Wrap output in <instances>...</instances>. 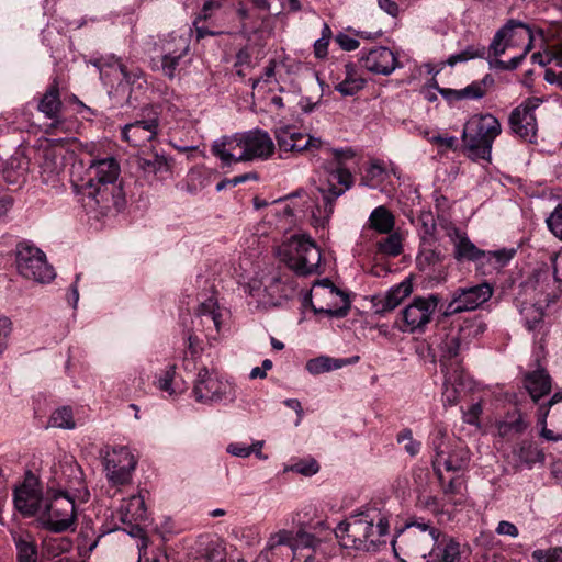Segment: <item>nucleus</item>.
Segmentation results:
<instances>
[{"label":"nucleus","mask_w":562,"mask_h":562,"mask_svg":"<svg viewBox=\"0 0 562 562\" xmlns=\"http://www.w3.org/2000/svg\"><path fill=\"white\" fill-rule=\"evenodd\" d=\"M70 494L47 492L40 521L43 527L53 532H64L75 526V499Z\"/></svg>","instance_id":"1a4fd4ad"},{"label":"nucleus","mask_w":562,"mask_h":562,"mask_svg":"<svg viewBox=\"0 0 562 562\" xmlns=\"http://www.w3.org/2000/svg\"><path fill=\"white\" fill-rule=\"evenodd\" d=\"M537 425L540 428L539 436L547 441H562V428L559 431H554L547 427L548 408L538 407L537 409Z\"/></svg>","instance_id":"8fccbe9b"},{"label":"nucleus","mask_w":562,"mask_h":562,"mask_svg":"<svg viewBox=\"0 0 562 562\" xmlns=\"http://www.w3.org/2000/svg\"><path fill=\"white\" fill-rule=\"evenodd\" d=\"M524 387L530 395L532 402L538 404L540 398L551 392L552 379L544 368L538 367L525 373Z\"/></svg>","instance_id":"a878e982"},{"label":"nucleus","mask_w":562,"mask_h":562,"mask_svg":"<svg viewBox=\"0 0 562 562\" xmlns=\"http://www.w3.org/2000/svg\"><path fill=\"white\" fill-rule=\"evenodd\" d=\"M27 170V162L20 157H11L4 165L1 177L9 184H18L24 182Z\"/></svg>","instance_id":"e433bc0d"},{"label":"nucleus","mask_w":562,"mask_h":562,"mask_svg":"<svg viewBox=\"0 0 562 562\" xmlns=\"http://www.w3.org/2000/svg\"><path fill=\"white\" fill-rule=\"evenodd\" d=\"M123 77V81L131 87L130 93L138 90H143L146 85L147 80L145 78V75L143 70L138 67H127L124 65L123 68H121L120 72Z\"/></svg>","instance_id":"37998d69"},{"label":"nucleus","mask_w":562,"mask_h":562,"mask_svg":"<svg viewBox=\"0 0 562 562\" xmlns=\"http://www.w3.org/2000/svg\"><path fill=\"white\" fill-rule=\"evenodd\" d=\"M186 57H187V55H172V56L162 55L161 70H162L164 75L170 79L175 78L177 72L184 66Z\"/></svg>","instance_id":"5fc2aeb1"},{"label":"nucleus","mask_w":562,"mask_h":562,"mask_svg":"<svg viewBox=\"0 0 562 562\" xmlns=\"http://www.w3.org/2000/svg\"><path fill=\"white\" fill-rule=\"evenodd\" d=\"M529 424L520 412L508 414L506 418L497 424V430L502 437H513L526 431Z\"/></svg>","instance_id":"4c0bfd02"},{"label":"nucleus","mask_w":562,"mask_h":562,"mask_svg":"<svg viewBox=\"0 0 562 562\" xmlns=\"http://www.w3.org/2000/svg\"><path fill=\"white\" fill-rule=\"evenodd\" d=\"M346 362H349V361L330 358L327 356H321V357L308 360L306 362V370L311 374L317 375V374H322L325 372L340 369V368L345 367Z\"/></svg>","instance_id":"58836bf2"},{"label":"nucleus","mask_w":562,"mask_h":562,"mask_svg":"<svg viewBox=\"0 0 562 562\" xmlns=\"http://www.w3.org/2000/svg\"><path fill=\"white\" fill-rule=\"evenodd\" d=\"M90 63L99 70L100 78L104 80L112 72H121V68L124 67V63L114 55H102L92 58Z\"/></svg>","instance_id":"a19ab883"},{"label":"nucleus","mask_w":562,"mask_h":562,"mask_svg":"<svg viewBox=\"0 0 562 562\" xmlns=\"http://www.w3.org/2000/svg\"><path fill=\"white\" fill-rule=\"evenodd\" d=\"M539 103L540 99H528L516 106L508 117L510 131L529 143H533L537 136L538 125L535 110L539 106Z\"/></svg>","instance_id":"f3484780"},{"label":"nucleus","mask_w":562,"mask_h":562,"mask_svg":"<svg viewBox=\"0 0 562 562\" xmlns=\"http://www.w3.org/2000/svg\"><path fill=\"white\" fill-rule=\"evenodd\" d=\"M490 82L493 83V79L487 75L481 81H473L471 85L467 86L463 89H460V94L463 99L477 100L482 99L486 94L485 85Z\"/></svg>","instance_id":"864d4df0"},{"label":"nucleus","mask_w":562,"mask_h":562,"mask_svg":"<svg viewBox=\"0 0 562 562\" xmlns=\"http://www.w3.org/2000/svg\"><path fill=\"white\" fill-rule=\"evenodd\" d=\"M121 522L145 521L147 519V509L142 494L132 495L124 499L116 512Z\"/></svg>","instance_id":"c85d7f7f"},{"label":"nucleus","mask_w":562,"mask_h":562,"mask_svg":"<svg viewBox=\"0 0 562 562\" xmlns=\"http://www.w3.org/2000/svg\"><path fill=\"white\" fill-rule=\"evenodd\" d=\"M538 562H562V548H552L547 551H535Z\"/></svg>","instance_id":"338daca9"},{"label":"nucleus","mask_w":562,"mask_h":562,"mask_svg":"<svg viewBox=\"0 0 562 562\" xmlns=\"http://www.w3.org/2000/svg\"><path fill=\"white\" fill-rule=\"evenodd\" d=\"M411 292L412 285L408 282H402L398 285L391 288L385 294L373 299L375 312L384 314L393 311L411 294Z\"/></svg>","instance_id":"cd10ccee"},{"label":"nucleus","mask_w":562,"mask_h":562,"mask_svg":"<svg viewBox=\"0 0 562 562\" xmlns=\"http://www.w3.org/2000/svg\"><path fill=\"white\" fill-rule=\"evenodd\" d=\"M240 134L244 161L267 159L272 155L274 144L267 132L257 128Z\"/></svg>","instance_id":"a211bd4d"},{"label":"nucleus","mask_w":562,"mask_h":562,"mask_svg":"<svg viewBox=\"0 0 562 562\" xmlns=\"http://www.w3.org/2000/svg\"><path fill=\"white\" fill-rule=\"evenodd\" d=\"M121 167L114 157L92 159L87 169L88 180L81 187L83 207L95 218L105 216L124 205V193L119 182Z\"/></svg>","instance_id":"f257e3e1"},{"label":"nucleus","mask_w":562,"mask_h":562,"mask_svg":"<svg viewBox=\"0 0 562 562\" xmlns=\"http://www.w3.org/2000/svg\"><path fill=\"white\" fill-rule=\"evenodd\" d=\"M502 133L501 122L490 113L475 114L464 124L462 140L472 159L490 160L492 146Z\"/></svg>","instance_id":"39448f33"},{"label":"nucleus","mask_w":562,"mask_h":562,"mask_svg":"<svg viewBox=\"0 0 562 562\" xmlns=\"http://www.w3.org/2000/svg\"><path fill=\"white\" fill-rule=\"evenodd\" d=\"M192 394L198 403L206 405H226L234 403L237 397L235 384L205 366L198 371Z\"/></svg>","instance_id":"0eeeda50"},{"label":"nucleus","mask_w":562,"mask_h":562,"mask_svg":"<svg viewBox=\"0 0 562 562\" xmlns=\"http://www.w3.org/2000/svg\"><path fill=\"white\" fill-rule=\"evenodd\" d=\"M16 549V562H40L36 540L27 532L13 536Z\"/></svg>","instance_id":"473e14b6"},{"label":"nucleus","mask_w":562,"mask_h":562,"mask_svg":"<svg viewBox=\"0 0 562 562\" xmlns=\"http://www.w3.org/2000/svg\"><path fill=\"white\" fill-rule=\"evenodd\" d=\"M518 458L521 462L531 468L535 463H543L546 460V454L542 449L533 443L528 442L521 445Z\"/></svg>","instance_id":"09e8293b"},{"label":"nucleus","mask_w":562,"mask_h":562,"mask_svg":"<svg viewBox=\"0 0 562 562\" xmlns=\"http://www.w3.org/2000/svg\"><path fill=\"white\" fill-rule=\"evenodd\" d=\"M453 256L458 261H473L483 265L484 250L479 249L465 233L454 228L450 234Z\"/></svg>","instance_id":"bb28decb"},{"label":"nucleus","mask_w":562,"mask_h":562,"mask_svg":"<svg viewBox=\"0 0 562 562\" xmlns=\"http://www.w3.org/2000/svg\"><path fill=\"white\" fill-rule=\"evenodd\" d=\"M441 532L424 518H408L404 526L395 530L391 546L395 557L397 550L407 557L427 558L429 551L439 542Z\"/></svg>","instance_id":"7ed1b4c3"},{"label":"nucleus","mask_w":562,"mask_h":562,"mask_svg":"<svg viewBox=\"0 0 562 562\" xmlns=\"http://www.w3.org/2000/svg\"><path fill=\"white\" fill-rule=\"evenodd\" d=\"M241 134L223 136L213 142L211 153L217 157L223 166H231L244 161Z\"/></svg>","instance_id":"5701e85b"},{"label":"nucleus","mask_w":562,"mask_h":562,"mask_svg":"<svg viewBox=\"0 0 562 562\" xmlns=\"http://www.w3.org/2000/svg\"><path fill=\"white\" fill-rule=\"evenodd\" d=\"M443 401L449 405H456L459 402V395L467 385V375L463 371H446L443 373Z\"/></svg>","instance_id":"7c9ffc66"},{"label":"nucleus","mask_w":562,"mask_h":562,"mask_svg":"<svg viewBox=\"0 0 562 562\" xmlns=\"http://www.w3.org/2000/svg\"><path fill=\"white\" fill-rule=\"evenodd\" d=\"M328 148L325 146L324 142L321 138L305 135L300 132V137H297V140L295 142V145L293 146V149L291 153L301 154L304 151H308L312 155H314L315 151L322 150Z\"/></svg>","instance_id":"49530a36"},{"label":"nucleus","mask_w":562,"mask_h":562,"mask_svg":"<svg viewBox=\"0 0 562 562\" xmlns=\"http://www.w3.org/2000/svg\"><path fill=\"white\" fill-rule=\"evenodd\" d=\"M549 231L562 240V204H558L553 212L546 220Z\"/></svg>","instance_id":"bf43d9fd"},{"label":"nucleus","mask_w":562,"mask_h":562,"mask_svg":"<svg viewBox=\"0 0 562 562\" xmlns=\"http://www.w3.org/2000/svg\"><path fill=\"white\" fill-rule=\"evenodd\" d=\"M353 184V175L344 166H336L324 171L316 187L323 204H317L312 211V222L315 227L324 228L326 226L334 213L335 202Z\"/></svg>","instance_id":"20e7f679"},{"label":"nucleus","mask_w":562,"mask_h":562,"mask_svg":"<svg viewBox=\"0 0 562 562\" xmlns=\"http://www.w3.org/2000/svg\"><path fill=\"white\" fill-rule=\"evenodd\" d=\"M397 442L403 443L404 450L412 457L420 451L422 443L413 438V432L408 428L402 429L396 436Z\"/></svg>","instance_id":"4d7b16f0"},{"label":"nucleus","mask_w":562,"mask_h":562,"mask_svg":"<svg viewBox=\"0 0 562 562\" xmlns=\"http://www.w3.org/2000/svg\"><path fill=\"white\" fill-rule=\"evenodd\" d=\"M439 296L416 297L401 313L397 327L403 333H423L437 310Z\"/></svg>","instance_id":"ddd939ff"},{"label":"nucleus","mask_w":562,"mask_h":562,"mask_svg":"<svg viewBox=\"0 0 562 562\" xmlns=\"http://www.w3.org/2000/svg\"><path fill=\"white\" fill-rule=\"evenodd\" d=\"M485 329L486 325L481 318L472 317L464 319L458 333L468 344L472 338L482 335L485 331Z\"/></svg>","instance_id":"de8ad7c7"},{"label":"nucleus","mask_w":562,"mask_h":562,"mask_svg":"<svg viewBox=\"0 0 562 562\" xmlns=\"http://www.w3.org/2000/svg\"><path fill=\"white\" fill-rule=\"evenodd\" d=\"M47 492L70 494L78 498L87 495L83 473L79 464L74 460H65L54 465Z\"/></svg>","instance_id":"f8f14e48"},{"label":"nucleus","mask_w":562,"mask_h":562,"mask_svg":"<svg viewBox=\"0 0 562 562\" xmlns=\"http://www.w3.org/2000/svg\"><path fill=\"white\" fill-rule=\"evenodd\" d=\"M191 30L168 34L162 41V55H188L190 50Z\"/></svg>","instance_id":"72a5a7b5"},{"label":"nucleus","mask_w":562,"mask_h":562,"mask_svg":"<svg viewBox=\"0 0 562 562\" xmlns=\"http://www.w3.org/2000/svg\"><path fill=\"white\" fill-rule=\"evenodd\" d=\"M435 457L431 461L438 481L442 482V469L448 472H459L468 467L470 452L462 443L450 445L442 432L432 440Z\"/></svg>","instance_id":"9b49d317"},{"label":"nucleus","mask_w":562,"mask_h":562,"mask_svg":"<svg viewBox=\"0 0 562 562\" xmlns=\"http://www.w3.org/2000/svg\"><path fill=\"white\" fill-rule=\"evenodd\" d=\"M520 314L524 316L525 326L528 330H535L543 319V311L536 304H524Z\"/></svg>","instance_id":"603ef678"},{"label":"nucleus","mask_w":562,"mask_h":562,"mask_svg":"<svg viewBox=\"0 0 562 562\" xmlns=\"http://www.w3.org/2000/svg\"><path fill=\"white\" fill-rule=\"evenodd\" d=\"M482 414V406L480 403L472 404L468 411L463 412V422L469 425H479L480 415Z\"/></svg>","instance_id":"774afa93"},{"label":"nucleus","mask_w":562,"mask_h":562,"mask_svg":"<svg viewBox=\"0 0 562 562\" xmlns=\"http://www.w3.org/2000/svg\"><path fill=\"white\" fill-rule=\"evenodd\" d=\"M274 136L279 146V149L284 153L292 151L300 132L294 126H281L276 130Z\"/></svg>","instance_id":"79ce46f5"},{"label":"nucleus","mask_w":562,"mask_h":562,"mask_svg":"<svg viewBox=\"0 0 562 562\" xmlns=\"http://www.w3.org/2000/svg\"><path fill=\"white\" fill-rule=\"evenodd\" d=\"M378 252L389 256L396 257L403 250L402 238L398 233H390L387 236L376 243Z\"/></svg>","instance_id":"c03bdc74"},{"label":"nucleus","mask_w":562,"mask_h":562,"mask_svg":"<svg viewBox=\"0 0 562 562\" xmlns=\"http://www.w3.org/2000/svg\"><path fill=\"white\" fill-rule=\"evenodd\" d=\"M493 293L494 288L487 282L458 288L453 291L452 299L446 306L443 315L449 317L462 312L474 311L486 303Z\"/></svg>","instance_id":"4468645a"},{"label":"nucleus","mask_w":562,"mask_h":562,"mask_svg":"<svg viewBox=\"0 0 562 562\" xmlns=\"http://www.w3.org/2000/svg\"><path fill=\"white\" fill-rule=\"evenodd\" d=\"M159 123V113L154 109H145L140 119L126 124L122 128V138L132 146H143L157 137Z\"/></svg>","instance_id":"dca6fc26"},{"label":"nucleus","mask_w":562,"mask_h":562,"mask_svg":"<svg viewBox=\"0 0 562 562\" xmlns=\"http://www.w3.org/2000/svg\"><path fill=\"white\" fill-rule=\"evenodd\" d=\"M426 562H461L460 544L449 539L445 544L436 543L429 551Z\"/></svg>","instance_id":"f704fd0d"},{"label":"nucleus","mask_w":562,"mask_h":562,"mask_svg":"<svg viewBox=\"0 0 562 562\" xmlns=\"http://www.w3.org/2000/svg\"><path fill=\"white\" fill-rule=\"evenodd\" d=\"M394 226L395 217L384 205L375 207L368 220V227L379 234H390L393 232Z\"/></svg>","instance_id":"c9c22d12"},{"label":"nucleus","mask_w":562,"mask_h":562,"mask_svg":"<svg viewBox=\"0 0 562 562\" xmlns=\"http://www.w3.org/2000/svg\"><path fill=\"white\" fill-rule=\"evenodd\" d=\"M304 305H310L315 314L330 317H345L350 310V301L346 293L336 288L328 279L316 282L304 295Z\"/></svg>","instance_id":"6e6552de"},{"label":"nucleus","mask_w":562,"mask_h":562,"mask_svg":"<svg viewBox=\"0 0 562 562\" xmlns=\"http://www.w3.org/2000/svg\"><path fill=\"white\" fill-rule=\"evenodd\" d=\"M61 106L63 103L59 98V89L58 86L54 83L43 94L37 109L40 112L45 114L46 117L53 120L50 127H57L61 123L59 120Z\"/></svg>","instance_id":"c756f323"},{"label":"nucleus","mask_w":562,"mask_h":562,"mask_svg":"<svg viewBox=\"0 0 562 562\" xmlns=\"http://www.w3.org/2000/svg\"><path fill=\"white\" fill-rule=\"evenodd\" d=\"M198 316L200 317L203 325L206 326V330L214 329L216 333L221 330L223 323V311L214 297H209L201 303L199 306Z\"/></svg>","instance_id":"2f4dec72"},{"label":"nucleus","mask_w":562,"mask_h":562,"mask_svg":"<svg viewBox=\"0 0 562 562\" xmlns=\"http://www.w3.org/2000/svg\"><path fill=\"white\" fill-rule=\"evenodd\" d=\"M15 265L20 276L38 283H49L56 277L46 255L30 241H20L15 247Z\"/></svg>","instance_id":"9d476101"},{"label":"nucleus","mask_w":562,"mask_h":562,"mask_svg":"<svg viewBox=\"0 0 562 562\" xmlns=\"http://www.w3.org/2000/svg\"><path fill=\"white\" fill-rule=\"evenodd\" d=\"M44 503L45 499L33 480H25L20 487L14 490V505L24 515L33 516L37 514L40 516Z\"/></svg>","instance_id":"412c9836"},{"label":"nucleus","mask_w":562,"mask_h":562,"mask_svg":"<svg viewBox=\"0 0 562 562\" xmlns=\"http://www.w3.org/2000/svg\"><path fill=\"white\" fill-rule=\"evenodd\" d=\"M390 515L374 505L351 513L335 529L344 547L363 552H378L387 543Z\"/></svg>","instance_id":"f03ea898"},{"label":"nucleus","mask_w":562,"mask_h":562,"mask_svg":"<svg viewBox=\"0 0 562 562\" xmlns=\"http://www.w3.org/2000/svg\"><path fill=\"white\" fill-rule=\"evenodd\" d=\"M467 341L460 336L459 333H450L446 336L445 340L440 345L441 356L440 366L442 373L446 371H463L461 361L458 358L462 345Z\"/></svg>","instance_id":"393cba45"},{"label":"nucleus","mask_w":562,"mask_h":562,"mask_svg":"<svg viewBox=\"0 0 562 562\" xmlns=\"http://www.w3.org/2000/svg\"><path fill=\"white\" fill-rule=\"evenodd\" d=\"M360 65L367 70L387 76L398 66L397 58L387 47H374L360 58Z\"/></svg>","instance_id":"4be33fe9"},{"label":"nucleus","mask_w":562,"mask_h":562,"mask_svg":"<svg viewBox=\"0 0 562 562\" xmlns=\"http://www.w3.org/2000/svg\"><path fill=\"white\" fill-rule=\"evenodd\" d=\"M291 470L293 472L303 474L305 476H311L318 472L319 465L315 459L308 458V459H302V460H299L297 462H295L291 467Z\"/></svg>","instance_id":"e2e57ef3"},{"label":"nucleus","mask_w":562,"mask_h":562,"mask_svg":"<svg viewBox=\"0 0 562 562\" xmlns=\"http://www.w3.org/2000/svg\"><path fill=\"white\" fill-rule=\"evenodd\" d=\"M133 161L137 170L142 171L145 177L155 176L165 179L171 173V159L157 150H142L133 158Z\"/></svg>","instance_id":"6ab92c4d"},{"label":"nucleus","mask_w":562,"mask_h":562,"mask_svg":"<svg viewBox=\"0 0 562 562\" xmlns=\"http://www.w3.org/2000/svg\"><path fill=\"white\" fill-rule=\"evenodd\" d=\"M203 562H226L225 547L217 541L210 542L205 548Z\"/></svg>","instance_id":"13d9d810"},{"label":"nucleus","mask_w":562,"mask_h":562,"mask_svg":"<svg viewBox=\"0 0 562 562\" xmlns=\"http://www.w3.org/2000/svg\"><path fill=\"white\" fill-rule=\"evenodd\" d=\"M65 154L58 146H50L42 150L40 162L41 179L44 183L55 187L64 173Z\"/></svg>","instance_id":"aec40b11"},{"label":"nucleus","mask_w":562,"mask_h":562,"mask_svg":"<svg viewBox=\"0 0 562 562\" xmlns=\"http://www.w3.org/2000/svg\"><path fill=\"white\" fill-rule=\"evenodd\" d=\"M515 249H498L494 251H484L483 265L490 263L495 269L506 266L515 255Z\"/></svg>","instance_id":"3c124183"},{"label":"nucleus","mask_w":562,"mask_h":562,"mask_svg":"<svg viewBox=\"0 0 562 562\" xmlns=\"http://www.w3.org/2000/svg\"><path fill=\"white\" fill-rule=\"evenodd\" d=\"M136 465L137 460L125 446L113 448L104 457L105 475L113 486L128 484Z\"/></svg>","instance_id":"2eb2a0df"},{"label":"nucleus","mask_w":562,"mask_h":562,"mask_svg":"<svg viewBox=\"0 0 562 562\" xmlns=\"http://www.w3.org/2000/svg\"><path fill=\"white\" fill-rule=\"evenodd\" d=\"M176 375V366H168L161 376L155 381V384L160 391L167 392L168 394L172 395L176 393L175 389L172 387V381Z\"/></svg>","instance_id":"052dcab7"},{"label":"nucleus","mask_w":562,"mask_h":562,"mask_svg":"<svg viewBox=\"0 0 562 562\" xmlns=\"http://www.w3.org/2000/svg\"><path fill=\"white\" fill-rule=\"evenodd\" d=\"M281 261L296 276H311L318 272L321 250L307 235L291 236L279 247Z\"/></svg>","instance_id":"423d86ee"},{"label":"nucleus","mask_w":562,"mask_h":562,"mask_svg":"<svg viewBox=\"0 0 562 562\" xmlns=\"http://www.w3.org/2000/svg\"><path fill=\"white\" fill-rule=\"evenodd\" d=\"M75 426L72 409L68 406L55 409L48 419V427L72 429Z\"/></svg>","instance_id":"a18cd8bd"},{"label":"nucleus","mask_w":562,"mask_h":562,"mask_svg":"<svg viewBox=\"0 0 562 562\" xmlns=\"http://www.w3.org/2000/svg\"><path fill=\"white\" fill-rule=\"evenodd\" d=\"M442 493L446 497H448L449 502L453 505H458L461 503L459 499H454V496H457L460 493V486L461 483L457 479H451L448 483L445 482V476L442 475V482L438 481Z\"/></svg>","instance_id":"0e129e2a"},{"label":"nucleus","mask_w":562,"mask_h":562,"mask_svg":"<svg viewBox=\"0 0 562 562\" xmlns=\"http://www.w3.org/2000/svg\"><path fill=\"white\" fill-rule=\"evenodd\" d=\"M509 30V25H503L494 35L491 44L490 50H492L494 56H501L505 53L506 48L509 46L505 42L506 32Z\"/></svg>","instance_id":"680f3d73"},{"label":"nucleus","mask_w":562,"mask_h":562,"mask_svg":"<svg viewBox=\"0 0 562 562\" xmlns=\"http://www.w3.org/2000/svg\"><path fill=\"white\" fill-rule=\"evenodd\" d=\"M12 331V322L5 316L0 317V357L9 346V337Z\"/></svg>","instance_id":"69168bd1"},{"label":"nucleus","mask_w":562,"mask_h":562,"mask_svg":"<svg viewBox=\"0 0 562 562\" xmlns=\"http://www.w3.org/2000/svg\"><path fill=\"white\" fill-rule=\"evenodd\" d=\"M346 78L336 85L335 89L342 95H353L364 86V80L355 76V68L351 64L345 65Z\"/></svg>","instance_id":"ea45409f"},{"label":"nucleus","mask_w":562,"mask_h":562,"mask_svg":"<svg viewBox=\"0 0 562 562\" xmlns=\"http://www.w3.org/2000/svg\"><path fill=\"white\" fill-rule=\"evenodd\" d=\"M485 54V47L484 46H468L464 50L451 55L447 63L449 66H454L458 63L468 61L473 58H481Z\"/></svg>","instance_id":"6e6d98bb"},{"label":"nucleus","mask_w":562,"mask_h":562,"mask_svg":"<svg viewBox=\"0 0 562 562\" xmlns=\"http://www.w3.org/2000/svg\"><path fill=\"white\" fill-rule=\"evenodd\" d=\"M296 289V282L289 272H277L268 278L265 292L272 305H279L283 300L291 297Z\"/></svg>","instance_id":"b1692460"}]
</instances>
